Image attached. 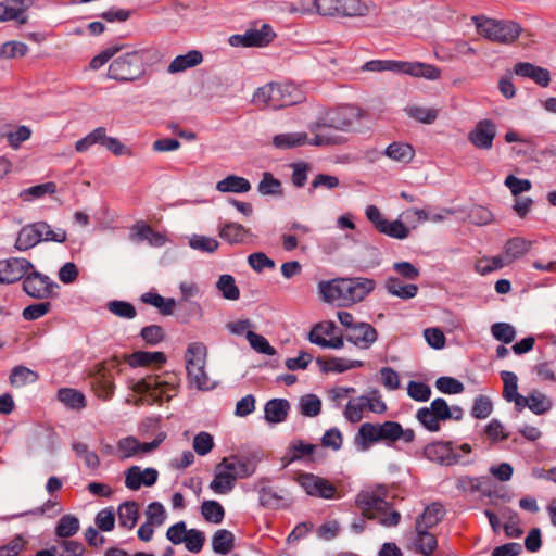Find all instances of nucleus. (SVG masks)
I'll use <instances>...</instances> for the list:
<instances>
[{"mask_svg": "<svg viewBox=\"0 0 556 556\" xmlns=\"http://www.w3.org/2000/svg\"><path fill=\"white\" fill-rule=\"evenodd\" d=\"M146 516L147 522L155 527H160L165 522L167 513L165 507L160 502H152L147 507Z\"/></svg>", "mask_w": 556, "mask_h": 556, "instance_id": "obj_64", "label": "nucleus"}, {"mask_svg": "<svg viewBox=\"0 0 556 556\" xmlns=\"http://www.w3.org/2000/svg\"><path fill=\"white\" fill-rule=\"evenodd\" d=\"M426 456L441 465H453L460 460L459 454L451 442H435L425 448Z\"/></svg>", "mask_w": 556, "mask_h": 556, "instance_id": "obj_25", "label": "nucleus"}, {"mask_svg": "<svg viewBox=\"0 0 556 556\" xmlns=\"http://www.w3.org/2000/svg\"><path fill=\"white\" fill-rule=\"evenodd\" d=\"M332 129L323 117L309 124V146L330 147L343 144L345 142L344 137L333 134Z\"/></svg>", "mask_w": 556, "mask_h": 556, "instance_id": "obj_19", "label": "nucleus"}, {"mask_svg": "<svg viewBox=\"0 0 556 556\" xmlns=\"http://www.w3.org/2000/svg\"><path fill=\"white\" fill-rule=\"evenodd\" d=\"M304 99L303 92L290 83H269L256 89L252 102L261 109L279 110L300 103Z\"/></svg>", "mask_w": 556, "mask_h": 556, "instance_id": "obj_5", "label": "nucleus"}, {"mask_svg": "<svg viewBox=\"0 0 556 556\" xmlns=\"http://www.w3.org/2000/svg\"><path fill=\"white\" fill-rule=\"evenodd\" d=\"M514 73L523 78L533 80L541 87H547L551 83L549 71L529 62H518L514 66Z\"/></svg>", "mask_w": 556, "mask_h": 556, "instance_id": "obj_31", "label": "nucleus"}, {"mask_svg": "<svg viewBox=\"0 0 556 556\" xmlns=\"http://www.w3.org/2000/svg\"><path fill=\"white\" fill-rule=\"evenodd\" d=\"M345 283L348 306L363 301L376 288L375 280L364 277L345 278Z\"/></svg>", "mask_w": 556, "mask_h": 556, "instance_id": "obj_27", "label": "nucleus"}, {"mask_svg": "<svg viewBox=\"0 0 556 556\" xmlns=\"http://www.w3.org/2000/svg\"><path fill=\"white\" fill-rule=\"evenodd\" d=\"M299 409L303 416L315 417L321 410V401L314 394H306L300 399Z\"/></svg>", "mask_w": 556, "mask_h": 556, "instance_id": "obj_59", "label": "nucleus"}, {"mask_svg": "<svg viewBox=\"0 0 556 556\" xmlns=\"http://www.w3.org/2000/svg\"><path fill=\"white\" fill-rule=\"evenodd\" d=\"M345 338L355 346L367 350L377 341L378 332L370 324L358 321L357 326L352 327L349 333H345Z\"/></svg>", "mask_w": 556, "mask_h": 556, "instance_id": "obj_28", "label": "nucleus"}, {"mask_svg": "<svg viewBox=\"0 0 556 556\" xmlns=\"http://www.w3.org/2000/svg\"><path fill=\"white\" fill-rule=\"evenodd\" d=\"M273 144L278 149H294L309 146V134L305 131L276 135Z\"/></svg>", "mask_w": 556, "mask_h": 556, "instance_id": "obj_35", "label": "nucleus"}, {"mask_svg": "<svg viewBox=\"0 0 556 556\" xmlns=\"http://www.w3.org/2000/svg\"><path fill=\"white\" fill-rule=\"evenodd\" d=\"M416 418L428 431L438 432L441 422L452 419V410L444 399L438 397L429 406L419 408Z\"/></svg>", "mask_w": 556, "mask_h": 556, "instance_id": "obj_10", "label": "nucleus"}, {"mask_svg": "<svg viewBox=\"0 0 556 556\" xmlns=\"http://www.w3.org/2000/svg\"><path fill=\"white\" fill-rule=\"evenodd\" d=\"M258 502L262 507L267 509H287L292 506L294 497L287 490L262 486L258 490Z\"/></svg>", "mask_w": 556, "mask_h": 556, "instance_id": "obj_22", "label": "nucleus"}, {"mask_svg": "<svg viewBox=\"0 0 556 556\" xmlns=\"http://www.w3.org/2000/svg\"><path fill=\"white\" fill-rule=\"evenodd\" d=\"M78 530L79 520L72 515H65L59 520L55 528V534L59 538L66 539L76 534Z\"/></svg>", "mask_w": 556, "mask_h": 556, "instance_id": "obj_56", "label": "nucleus"}, {"mask_svg": "<svg viewBox=\"0 0 556 556\" xmlns=\"http://www.w3.org/2000/svg\"><path fill=\"white\" fill-rule=\"evenodd\" d=\"M206 354V346L201 342L190 343L185 354L188 381L199 390L213 388V382L205 371Z\"/></svg>", "mask_w": 556, "mask_h": 556, "instance_id": "obj_8", "label": "nucleus"}, {"mask_svg": "<svg viewBox=\"0 0 556 556\" xmlns=\"http://www.w3.org/2000/svg\"><path fill=\"white\" fill-rule=\"evenodd\" d=\"M405 111L409 117L424 124H432L439 114L437 109L418 105L406 108Z\"/></svg>", "mask_w": 556, "mask_h": 556, "instance_id": "obj_58", "label": "nucleus"}, {"mask_svg": "<svg viewBox=\"0 0 556 556\" xmlns=\"http://www.w3.org/2000/svg\"><path fill=\"white\" fill-rule=\"evenodd\" d=\"M389 491L383 485L369 488L361 491L355 505L367 519H377L384 527H394L401 520V515L396 510L390 509Z\"/></svg>", "mask_w": 556, "mask_h": 556, "instance_id": "obj_2", "label": "nucleus"}, {"mask_svg": "<svg viewBox=\"0 0 556 556\" xmlns=\"http://www.w3.org/2000/svg\"><path fill=\"white\" fill-rule=\"evenodd\" d=\"M444 516V508L439 503H433L426 507L422 515L417 519V529H430L437 526Z\"/></svg>", "mask_w": 556, "mask_h": 556, "instance_id": "obj_43", "label": "nucleus"}, {"mask_svg": "<svg viewBox=\"0 0 556 556\" xmlns=\"http://www.w3.org/2000/svg\"><path fill=\"white\" fill-rule=\"evenodd\" d=\"M58 399L64 405L73 409H81L86 406L85 395L75 389H61L58 392Z\"/></svg>", "mask_w": 556, "mask_h": 556, "instance_id": "obj_50", "label": "nucleus"}, {"mask_svg": "<svg viewBox=\"0 0 556 556\" xmlns=\"http://www.w3.org/2000/svg\"><path fill=\"white\" fill-rule=\"evenodd\" d=\"M501 516L505 519L504 531L507 536L519 538L522 534L520 528V518L516 511L505 507L501 510Z\"/></svg>", "mask_w": 556, "mask_h": 556, "instance_id": "obj_51", "label": "nucleus"}, {"mask_svg": "<svg viewBox=\"0 0 556 556\" xmlns=\"http://www.w3.org/2000/svg\"><path fill=\"white\" fill-rule=\"evenodd\" d=\"M72 448L78 457L84 459L85 465L89 469H97L100 466V458L98 454L90 451L86 443L75 441L72 444Z\"/></svg>", "mask_w": 556, "mask_h": 556, "instance_id": "obj_55", "label": "nucleus"}, {"mask_svg": "<svg viewBox=\"0 0 556 556\" xmlns=\"http://www.w3.org/2000/svg\"><path fill=\"white\" fill-rule=\"evenodd\" d=\"M33 269V264L23 257L0 260V282L13 283L24 278Z\"/></svg>", "mask_w": 556, "mask_h": 556, "instance_id": "obj_23", "label": "nucleus"}, {"mask_svg": "<svg viewBox=\"0 0 556 556\" xmlns=\"http://www.w3.org/2000/svg\"><path fill=\"white\" fill-rule=\"evenodd\" d=\"M33 0H4L0 2V22L17 21L25 24V12L31 7Z\"/></svg>", "mask_w": 556, "mask_h": 556, "instance_id": "obj_29", "label": "nucleus"}, {"mask_svg": "<svg viewBox=\"0 0 556 556\" xmlns=\"http://www.w3.org/2000/svg\"><path fill=\"white\" fill-rule=\"evenodd\" d=\"M316 448L317 446L314 444L296 440L290 444L288 448V456L290 458V462L302 459L306 456L312 455Z\"/></svg>", "mask_w": 556, "mask_h": 556, "instance_id": "obj_61", "label": "nucleus"}, {"mask_svg": "<svg viewBox=\"0 0 556 556\" xmlns=\"http://www.w3.org/2000/svg\"><path fill=\"white\" fill-rule=\"evenodd\" d=\"M552 408L551 400L543 393L534 391L529 394V409L536 415H542Z\"/></svg>", "mask_w": 556, "mask_h": 556, "instance_id": "obj_63", "label": "nucleus"}, {"mask_svg": "<svg viewBox=\"0 0 556 556\" xmlns=\"http://www.w3.org/2000/svg\"><path fill=\"white\" fill-rule=\"evenodd\" d=\"M504 266H507L505 261L503 260L502 255L496 256H482L479 260H477L475 264V270L484 276L488 275L494 270L501 269Z\"/></svg>", "mask_w": 556, "mask_h": 556, "instance_id": "obj_54", "label": "nucleus"}, {"mask_svg": "<svg viewBox=\"0 0 556 556\" xmlns=\"http://www.w3.org/2000/svg\"><path fill=\"white\" fill-rule=\"evenodd\" d=\"M46 229L43 222L35 223L23 227L17 235L15 248L25 251L42 240V230Z\"/></svg>", "mask_w": 556, "mask_h": 556, "instance_id": "obj_32", "label": "nucleus"}, {"mask_svg": "<svg viewBox=\"0 0 556 556\" xmlns=\"http://www.w3.org/2000/svg\"><path fill=\"white\" fill-rule=\"evenodd\" d=\"M367 409L363 395L355 397L345 406L344 417L352 424L359 422L364 417V412Z\"/></svg>", "mask_w": 556, "mask_h": 556, "instance_id": "obj_53", "label": "nucleus"}, {"mask_svg": "<svg viewBox=\"0 0 556 556\" xmlns=\"http://www.w3.org/2000/svg\"><path fill=\"white\" fill-rule=\"evenodd\" d=\"M131 389L140 395L137 404L152 405L164 401L167 402L177 395L179 378L173 372L148 376L135 382Z\"/></svg>", "mask_w": 556, "mask_h": 556, "instance_id": "obj_3", "label": "nucleus"}, {"mask_svg": "<svg viewBox=\"0 0 556 556\" xmlns=\"http://www.w3.org/2000/svg\"><path fill=\"white\" fill-rule=\"evenodd\" d=\"M56 192V185L52 181L41 185L29 187L20 193V197L25 200L42 198L46 194H53Z\"/></svg>", "mask_w": 556, "mask_h": 556, "instance_id": "obj_60", "label": "nucleus"}, {"mask_svg": "<svg viewBox=\"0 0 556 556\" xmlns=\"http://www.w3.org/2000/svg\"><path fill=\"white\" fill-rule=\"evenodd\" d=\"M249 229L237 223H227L219 229V237L228 243H243L251 237Z\"/></svg>", "mask_w": 556, "mask_h": 556, "instance_id": "obj_41", "label": "nucleus"}, {"mask_svg": "<svg viewBox=\"0 0 556 556\" xmlns=\"http://www.w3.org/2000/svg\"><path fill=\"white\" fill-rule=\"evenodd\" d=\"M386 155L393 161L408 164L415 156V150L408 143L393 142L386 149Z\"/></svg>", "mask_w": 556, "mask_h": 556, "instance_id": "obj_44", "label": "nucleus"}, {"mask_svg": "<svg viewBox=\"0 0 556 556\" xmlns=\"http://www.w3.org/2000/svg\"><path fill=\"white\" fill-rule=\"evenodd\" d=\"M124 361L131 367H161L166 362L163 352L136 351L124 355Z\"/></svg>", "mask_w": 556, "mask_h": 556, "instance_id": "obj_33", "label": "nucleus"}, {"mask_svg": "<svg viewBox=\"0 0 556 556\" xmlns=\"http://www.w3.org/2000/svg\"><path fill=\"white\" fill-rule=\"evenodd\" d=\"M531 247V241L521 237H514L505 242L501 255L506 265H509L526 255L530 251Z\"/></svg>", "mask_w": 556, "mask_h": 556, "instance_id": "obj_34", "label": "nucleus"}, {"mask_svg": "<svg viewBox=\"0 0 556 556\" xmlns=\"http://www.w3.org/2000/svg\"><path fill=\"white\" fill-rule=\"evenodd\" d=\"M216 189L223 193H245L251 190V184L243 177L229 175L216 184Z\"/></svg>", "mask_w": 556, "mask_h": 556, "instance_id": "obj_42", "label": "nucleus"}, {"mask_svg": "<svg viewBox=\"0 0 556 556\" xmlns=\"http://www.w3.org/2000/svg\"><path fill=\"white\" fill-rule=\"evenodd\" d=\"M163 437H157L152 442L141 443L132 435L125 437L117 441L116 455L122 458H130L154 451L163 441Z\"/></svg>", "mask_w": 556, "mask_h": 556, "instance_id": "obj_20", "label": "nucleus"}, {"mask_svg": "<svg viewBox=\"0 0 556 556\" xmlns=\"http://www.w3.org/2000/svg\"><path fill=\"white\" fill-rule=\"evenodd\" d=\"M386 65L389 72L405 74L415 78H425L428 80H438L441 78V70L433 64L418 61L386 60Z\"/></svg>", "mask_w": 556, "mask_h": 556, "instance_id": "obj_13", "label": "nucleus"}, {"mask_svg": "<svg viewBox=\"0 0 556 556\" xmlns=\"http://www.w3.org/2000/svg\"><path fill=\"white\" fill-rule=\"evenodd\" d=\"M365 214L380 233L397 240H404L410 235V229L401 219L388 220L376 205H368Z\"/></svg>", "mask_w": 556, "mask_h": 556, "instance_id": "obj_11", "label": "nucleus"}, {"mask_svg": "<svg viewBox=\"0 0 556 556\" xmlns=\"http://www.w3.org/2000/svg\"><path fill=\"white\" fill-rule=\"evenodd\" d=\"M108 309L115 316L125 319H132L137 315L135 306L131 303L125 301H111L108 303Z\"/></svg>", "mask_w": 556, "mask_h": 556, "instance_id": "obj_62", "label": "nucleus"}, {"mask_svg": "<svg viewBox=\"0 0 556 556\" xmlns=\"http://www.w3.org/2000/svg\"><path fill=\"white\" fill-rule=\"evenodd\" d=\"M201 514L205 521L218 525L224 520L225 509L217 501L207 500L201 504Z\"/></svg>", "mask_w": 556, "mask_h": 556, "instance_id": "obj_46", "label": "nucleus"}, {"mask_svg": "<svg viewBox=\"0 0 556 556\" xmlns=\"http://www.w3.org/2000/svg\"><path fill=\"white\" fill-rule=\"evenodd\" d=\"M157 478L159 472L154 468L141 469L139 466H131L125 471V485L129 490L137 491L142 485H154Z\"/></svg>", "mask_w": 556, "mask_h": 556, "instance_id": "obj_26", "label": "nucleus"}, {"mask_svg": "<svg viewBox=\"0 0 556 556\" xmlns=\"http://www.w3.org/2000/svg\"><path fill=\"white\" fill-rule=\"evenodd\" d=\"M245 338L249 341L251 348L257 353L274 356L276 354L275 348H273L268 340L254 331L248 330Z\"/></svg>", "mask_w": 556, "mask_h": 556, "instance_id": "obj_57", "label": "nucleus"}, {"mask_svg": "<svg viewBox=\"0 0 556 556\" xmlns=\"http://www.w3.org/2000/svg\"><path fill=\"white\" fill-rule=\"evenodd\" d=\"M233 534L226 529L217 530L212 538V546L215 553L226 555L233 548Z\"/></svg>", "mask_w": 556, "mask_h": 556, "instance_id": "obj_48", "label": "nucleus"}, {"mask_svg": "<svg viewBox=\"0 0 556 556\" xmlns=\"http://www.w3.org/2000/svg\"><path fill=\"white\" fill-rule=\"evenodd\" d=\"M386 289L389 293L407 300L416 296L418 287L416 285H403L399 278L390 277L386 281Z\"/></svg>", "mask_w": 556, "mask_h": 556, "instance_id": "obj_45", "label": "nucleus"}, {"mask_svg": "<svg viewBox=\"0 0 556 556\" xmlns=\"http://www.w3.org/2000/svg\"><path fill=\"white\" fill-rule=\"evenodd\" d=\"M472 22L480 36L497 43H513L521 33V27L511 21H497L485 16H473Z\"/></svg>", "mask_w": 556, "mask_h": 556, "instance_id": "obj_7", "label": "nucleus"}, {"mask_svg": "<svg viewBox=\"0 0 556 556\" xmlns=\"http://www.w3.org/2000/svg\"><path fill=\"white\" fill-rule=\"evenodd\" d=\"M337 327L333 321H321L316 324L308 333V340L324 349L339 350L344 346L342 336H334Z\"/></svg>", "mask_w": 556, "mask_h": 556, "instance_id": "obj_17", "label": "nucleus"}, {"mask_svg": "<svg viewBox=\"0 0 556 556\" xmlns=\"http://www.w3.org/2000/svg\"><path fill=\"white\" fill-rule=\"evenodd\" d=\"M141 301L160 309L163 315H172L176 306L174 299H165L157 293L147 292L141 295Z\"/></svg>", "mask_w": 556, "mask_h": 556, "instance_id": "obj_47", "label": "nucleus"}, {"mask_svg": "<svg viewBox=\"0 0 556 556\" xmlns=\"http://www.w3.org/2000/svg\"><path fill=\"white\" fill-rule=\"evenodd\" d=\"M117 516L119 526L130 530L139 519V505L135 501L125 502L119 505Z\"/></svg>", "mask_w": 556, "mask_h": 556, "instance_id": "obj_40", "label": "nucleus"}, {"mask_svg": "<svg viewBox=\"0 0 556 556\" xmlns=\"http://www.w3.org/2000/svg\"><path fill=\"white\" fill-rule=\"evenodd\" d=\"M37 380L38 374L24 366L15 367L10 375V382L16 388L35 383Z\"/></svg>", "mask_w": 556, "mask_h": 556, "instance_id": "obj_52", "label": "nucleus"}, {"mask_svg": "<svg viewBox=\"0 0 556 556\" xmlns=\"http://www.w3.org/2000/svg\"><path fill=\"white\" fill-rule=\"evenodd\" d=\"M345 278H334L321 281L318 285L319 293L326 302H337L339 305L348 306L345 299Z\"/></svg>", "mask_w": 556, "mask_h": 556, "instance_id": "obj_30", "label": "nucleus"}, {"mask_svg": "<svg viewBox=\"0 0 556 556\" xmlns=\"http://www.w3.org/2000/svg\"><path fill=\"white\" fill-rule=\"evenodd\" d=\"M122 361L114 356L100 364L92 377V389L99 399L110 400L114 394V377L112 371L117 369Z\"/></svg>", "mask_w": 556, "mask_h": 556, "instance_id": "obj_12", "label": "nucleus"}, {"mask_svg": "<svg viewBox=\"0 0 556 556\" xmlns=\"http://www.w3.org/2000/svg\"><path fill=\"white\" fill-rule=\"evenodd\" d=\"M412 543L414 549L424 556H430L438 546V541L433 534L429 533L427 529H417V527Z\"/></svg>", "mask_w": 556, "mask_h": 556, "instance_id": "obj_36", "label": "nucleus"}, {"mask_svg": "<svg viewBox=\"0 0 556 556\" xmlns=\"http://www.w3.org/2000/svg\"><path fill=\"white\" fill-rule=\"evenodd\" d=\"M496 136V125L491 119H481L468 134L469 142L477 149L490 150Z\"/></svg>", "mask_w": 556, "mask_h": 556, "instance_id": "obj_24", "label": "nucleus"}, {"mask_svg": "<svg viewBox=\"0 0 556 556\" xmlns=\"http://www.w3.org/2000/svg\"><path fill=\"white\" fill-rule=\"evenodd\" d=\"M318 363L326 372H344L364 366L362 361L349 359L345 357H330L324 361L319 358Z\"/></svg>", "mask_w": 556, "mask_h": 556, "instance_id": "obj_37", "label": "nucleus"}, {"mask_svg": "<svg viewBox=\"0 0 556 556\" xmlns=\"http://www.w3.org/2000/svg\"><path fill=\"white\" fill-rule=\"evenodd\" d=\"M216 289L226 300L237 301L240 298V290L231 275L225 274L219 276L216 282Z\"/></svg>", "mask_w": 556, "mask_h": 556, "instance_id": "obj_49", "label": "nucleus"}, {"mask_svg": "<svg viewBox=\"0 0 556 556\" xmlns=\"http://www.w3.org/2000/svg\"><path fill=\"white\" fill-rule=\"evenodd\" d=\"M290 410V404L283 399H274L266 403L264 412L265 418L271 424L282 422Z\"/></svg>", "mask_w": 556, "mask_h": 556, "instance_id": "obj_38", "label": "nucleus"}, {"mask_svg": "<svg viewBox=\"0 0 556 556\" xmlns=\"http://www.w3.org/2000/svg\"><path fill=\"white\" fill-rule=\"evenodd\" d=\"M255 472V465L249 459L238 456L225 457L214 468V478L210 489L219 495L228 494L238 479H244Z\"/></svg>", "mask_w": 556, "mask_h": 556, "instance_id": "obj_4", "label": "nucleus"}, {"mask_svg": "<svg viewBox=\"0 0 556 556\" xmlns=\"http://www.w3.org/2000/svg\"><path fill=\"white\" fill-rule=\"evenodd\" d=\"M370 7L362 0H317L316 13L323 16H365Z\"/></svg>", "mask_w": 556, "mask_h": 556, "instance_id": "obj_9", "label": "nucleus"}, {"mask_svg": "<svg viewBox=\"0 0 556 556\" xmlns=\"http://www.w3.org/2000/svg\"><path fill=\"white\" fill-rule=\"evenodd\" d=\"M150 49L126 51L109 65L108 77L117 81H135L146 74V60Z\"/></svg>", "mask_w": 556, "mask_h": 556, "instance_id": "obj_6", "label": "nucleus"}, {"mask_svg": "<svg viewBox=\"0 0 556 556\" xmlns=\"http://www.w3.org/2000/svg\"><path fill=\"white\" fill-rule=\"evenodd\" d=\"M203 61L201 52L189 51L186 54L176 56L168 65V73L176 74L199 65Z\"/></svg>", "mask_w": 556, "mask_h": 556, "instance_id": "obj_39", "label": "nucleus"}, {"mask_svg": "<svg viewBox=\"0 0 556 556\" xmlns=\"http://www.w3.org/2000/svg\"><path fill=\"white\" fill-rule=\"evenodd\" d=\"M58 285L48 276L36 270H29L23 281L24 291L35 299H48L53 295Z\"/></svg>", "mask_w": 556, "mask_h": 556, "instance_id": "obj_18", "label": "nucleus"}, {"mask_svg": "<svg viewBox=\"0 0 556 556\" xmlns=\"http://www.w3.org/2000/svg\"><path fill=\"white\" fill-rule=\"evenodd\" d=\"M477 50L469 42L462 39L445 40L434 47V55L438 60L450 62L460 56L476 55Z\"/></svg>", "mask_w": 556, "mask_h": 556, "instance_id": "obj_21", "label": "nucleus"}, {"mask_svg": "<svg viewBox=\"0 0 556 556\" xmlns=\"http://www.w3.org/2000/svg\"><path fill=\"white\" fill-rule=\"evenodd\" d=\"M362 110L354 105H342L327 111L323 118L334 130L349 131L362 118Z\"/></svg>", "mask_w": 556, "mask_h": 556, "instance_id": "obj_14", "label": "nucleus"}, {"mask_svg": "<svg viewBox=\"0 0 556 556\" xmlns=\"http://www.w3.org/2000/svg\"><path fill=\"white\" fill-rule=\"evenodd\" d=\"M298 483L311 496L325 500L337 497V486L329 480L313 473H301L296 478Z\"/></svg>", "mask_w": 556, "mask_h": 556, "instance_id": "obj_16", "label": "nucleus"}, {"mask_svg": "<svg viewBox=\"0 0 556 556\" xmlns=\"http://www.w3.org/2000/svg\"><path fill=\"white\" fill-rule=\"evenodd\" d=\"M276 37L275 31L268 24H262L260 27H252L243 35H232L229 43L232 47H265Z\"/></svg>", "mask_w": 556, "mask_h": 556, "instance_id": "obj_15", "label": "nucleus"}, {"mask_svg": "<svg viewBox=\"0 0 556 556\" xmlns=\"http://www.w3.org/2000/svg\"><path fill=\"white\" fill-rule=\"evenodd\" d=\"M415 431L410 428L404 429L397 421L388 420L382 424L364 422L355 434V445L359 451H367L378 443L394 446L402 442L410 444L415 441Z\"/></svg>", "mask_w": 556, "mask_h": 556, "instance_id": "obj_1", "label": "nucleus"}]
</instances>
